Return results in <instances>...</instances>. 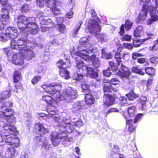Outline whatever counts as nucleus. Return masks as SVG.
Masks as SVG:
<instances>
[{"instance_id": "obj_27", "label": "nucleus", "mask_w": 158, "mask_h": 158, "mask_svg": "<svg viewBox=\"0 0 158 158\" xmlns=\"http://www.w3.org/2000/svg\"><path fill=\"white\" fill-rule=\"evenodd\" d=\"M95 36L97 39L98 41L101 42H106L107 41L108 39L106 35L102 33H98L95 34Z\"/></svg>"}, {"instance_id": "obj_34", "label": "nucleus", "mask_w": 158, "mask_h": 158, "mask_svg": "<svg viewBox=\"0 0 158 158\" xmlns=\"http://www.w3.org/2000/svg\"><path fill=\"white\" fill-rule=\"evenodd\" d=\"M80 72L78 71H77L76 74H75L73 78L77 82L82 81L83 80V75Z\"/></svg>"}, {"instance_id": "obj_43", "label": "nucleus", "mask_w": 158, "mask_h": 158, "mask_svg": "<svg viewBox=\"0 0 158 158\" xmlns=\"http://www.w3.org/2000/svg\"><path fill=\"white\" fill-rule=\"evenodd\" d=\"M10 38V37L5 33V34L2 33L1 35L0 41L5 42Z\"/></svg>"}, {"instance_id": "obj_6", "label": "nucleus", "mask_w": 158, "mask_h": 158, "mask_svg": "<svg viewBox=\"0 0 158 158\" xmlns=\"http://www.w3.org/2000/svg\"><path fill=\"white\" fill-rule=\"evenodd\" d=\"M77 96V89L74 88H69L66 91L63 92L62 95L58 93V94L56 96V101L58 102L65 100L69 103L76 99Z\"/></svg>"}, {"instance_id": "obj_46", "label": "nucleus", "mask_w": 158, "mask_h": 158, "mask_svg": "<svg viewBox=\"0 0 158 158\" xmlns=\"http://www.w3.org/2000/svg\"><path fill=\"white\" fill-rule=\"evenodd\" d=\"M41 79V77L40 76H35L32 79L31 82L33 85H34L39 82Z\"/></svg>"}, {"instance_id": "obj_10", "label": "nucleus", "mask_w": 158, "mask_h": 158, "mask_svg": "<svg viewBox=\"0 0 158 158\" xmlns=\"http://www.w3.org/2000/svg\"><path fill=\"white\" fill-rule=\"evenodd\" d=\"M3 50L8 59L12 58L14 64L18 65H21L23 64L24 61L23 59L19 56H18V54L17 52H13L12 50L8 48H4Z\"/></svg>"}, {"instance_id": "obj_29", "label": "nucleus", "mask_w": 158, "mask_h": 158, "mask_svg": "<svg viewBox=\"0 0 158 158\" xmlns=\"http://www.w3.org/2000/svg\"><path fill=\"white\" fill-rule=\"evenodd\" d=\"M134 120H128L127 121V124L129 126L128 131L129 132V134L135 130V128L133 126V124H135Z\"/></svg>"}, {"instance_id": "obj_61", "label": "nucleus", "mask_w": 158, "mask_h": 158, "mask_svg": "<svg viewBox=\"0 0 158 158\" xmlns=\"http://www.w3.org/2000/svg\"><path fill=\"white\" fill-rule=\"evenodd\" d=\"M82 22L81 21H79V26L77 28H76L74 31V33L73 34V36L74 37L77 34V32L80 28L81 25L82 24Z\"/></svg>"}, {"instance_id": "obj_48", "label": "nucleus", "mask_w": 158, "mask_h": 158, "mask_svg": "<svg viewBox=\"0 0 158 158\" xmlns=\"http://www.w3.org/2000/svg\"><path fill=\"white\" fill-rule=\"evenodd\" d=\"M4 103H5V105H4L5 106L3 107V110L8 109L7 107H11L13 105V103L11 101L6 102L5 100Z\"/></svg>"}, {"instance_id": "obj_18", "label": "nucleus", "mask_w": 158, "mask_h": 158, "mask_svg": "<svg viewBox=\"0 0 158 158\" xmlns=\"http://www.w3.org/2000/svg\"><path fill=\"white\" fill-rule=\"evenodd\" d=\"M89 59L88 60H86L84 59V60L86 61H88L90 60L92 63L93 66L95 68H98L100 65V59L98 57H96L95 55H92L91 56H89Z\"/></svg>"}, {"instance_id": "obj_3", "label": "nucleus", "mask_w": 158, "mask_h": 158, "mask_svg": "<svg viewBox=\"0 0 158 158\" xmlns=\"http://www.w3.org/2000/svg\"><path fill=\"white\" fill-rule=\"evenodd\" d=\"M88 39L85 37L81 38L80 40V44L77 47L78 51L77 54L86 60L89 59L86 54L89 52L95 53L98 51L97 47H94L89 42Z\"/></svg>"}, {"instance_id": "obj_56", "label": "nucleus", "mask_w": 158, "mask_h": 158, "mask_svg": "<svg viewBox=\"0 0 158 158\" xmlns=\"http://www.w3.org/2000/svg\"><path fill=\"white\" fill-rule=\"evenodd\" d=\"M72 9H70V10L66 14V17L69 18L71 19L73 17V12H72Z\"/></svg>"}, {"instance_id": "obj_49", "label": "nucleus", "mask_w": 158, "mask_h": 158, "mask_svg": "<svg viewBox=\"0 0 158 158\" xmlns=\"http://www.w3.org/2000/svg\"><path fill=\"white\" fill-rule=\"evenodd\" d=\"M110 84H111L114 85H119L120 83V81L117 79L115 78H112L110 80Z\"/></svg>"}, {"instance_id": "obj_19", "label": "nucleus", "mask_w": 158, "mask_h": 158, "mask_svg": "<svg viewBox=\"0 0 158 158\" xmlns=\"http://www.w3.org/2000/svg\"><path fill=\"white\" fill-rule=\"evenodd\" d=\"M86 70L87 72V75L92 78L97 79V81H99V79L98 78V74L92 68L88 67Z\"/></svg>"}, {"instance_id": "obj_44", "label": "nucleus", "mask_w": 158, "mask_h": 158, "mask_svg": "<svg viewBox=\"0 0 158 158\" xmlns=\"http://www.w3.org/2000/svg\"><path fill=\"white\" fill-rule=\"evenodd\" d=\"M146 73L149 75H152L155 72V69L152 67H148L145 68Z\"/></svg>"}, {"instance_id": "obj_1", "label": "nucleus", "mask_w": 158, "mask_h": 158, "mask_svg": "<svg viewBox=\"0 0 158 158\" xmlns=\"http://www.w3.org/2000/svg\"><path fill=\"white\" fill-rule=\"evenodd\" d=\"M4 110V111H0V121L4 118L7 123L3 125L1 136L3 141L11 145L8 148L6 156L8 158H13L15 156V148L18 146L19 143V139L15 136L18 134V132L15 125L9 123H12L15 122L14 110L11 109Z\"/></svg>"}, {"instance_id": "obj_5", "label": "nucleus", "mask_w": 158, "mask_h": 158, "mask_svg": "<svg viewBox=\"0 0 158 158\" xmlns=\"http://www.w3.org/2000/svg\"><path fill=\"white\" fill-rule=\"evenodd\" d=\"M47 111L49 115H53L55 113L54 110H52L51 109L48 108ZM52 118L53 120L56 122L58 123V127H60L64 132L66 131L68 133H71L74 130V125L72 123H70V120L68 119H62L58 115L53 116Z\"/></svg>"}, {"instance_id": "obj_30", "label": "nucleus", "mask_w": 158, "mask_h": 158, "mask_svg": "<svg viewBox=\"0 0 158 158\" xmlns=\"http://www.w3.org/2000/svg\"><path fill=\"white\" fill-rule=\"evenodd\" d=\"M52 98L49 95H45L43 96L40 102L41 103L44 102L46 104L50 103L52 101Z\"/></svg>"}, {"instance_id": "obj_54", "label": "nucleus", "mask_w": 158, "mask_h": 158, "mask_svg": "<svg viewBox=\"0 0 158 158\" xmlns=\"http://www.w3.org/2000/svg\"><path fill=\"white\" fill-rule=\"evenodd\" d=\"M131 37V36L130 35H125L122 38V40L123 41H130Z\"/></svg>"}, {"instance_id": "obj_57", "label": "nucleus", "mask_w": 158, "mask_h": 158, "mask_svg": "<svg viewBox=\"0 0 158 158\" xmlns=\"http://www.w3.org/2000/svg\"><path fill=\"white\" fill-rule=\"evenodd\" d=\"M143 55L142 54L139 53L135 52L133 53L132 54V58L135 60L138 57L142 56Z\"/></svg>"}, {"instance_id": "obj_8", "label": "nucleus", "mask_w": 158, "mask_h": 158, "mask_svg": "<svg viewBox=\"0 0 158 158\" xmlns=\"http://www.w3.org/2000/svg\"><path fill=\"white\" fill-rule=\"evenodd\" d=\"M114 58L116 59L118 66H120L121 70L117 73V75L120 77L128 78L131 73L128 68L124 66L122 63L121 57L120 53L116 52L114 55Z\"/></svg>"}, {"instance_id": "obj_23", "label": "nucleus", "mask_w": 158, "mask_h": 158, "mask_svg": "<svg viewBox=\"0 0 158 158\" xmlns=\"http://www.w3.org/2000/svg\"><path fill=\"white\" fill-rule=\"evenodd\" d=\"M148 38L147 39H141L140 40H133V44L134 47H138L140 46L141 45V43L142 42H144L145 41L147 40L148 39L150 38H151V36L153 35V34H147Z\"/></svg>"}, {"instance_id": "obj_38", "label": "nucleus", "mask_w": 158, "mask_h": 158, "mask_svg": "<svg viewBox=\"0 0 158 158\" xmlns=\"http://www.w3.org/2000/svg\"><path fill=\"white\" fill-rule=\"evenodd\" d=\"M0 30L4 29L5 25H7L9 23V21L0 19Z\"/></svg>"}, {"instance_id": "obj_16", "label": "nucleus", "mask_w": 158, "mask_h": 158, "mask_svg": "<svg viewBox=\"0 0 158 158\" xmlns=\"http://www.w3.org/2000/svg\"><path fill=\"white\" fill-rule=\"evenodd\" d=\"M76 55L78 56L76 58V67L78 70L77 71L80 72V73H83L84 70H86L88 66L85 65L84 62L80 59V58L83 59L84 60V58L77 55V54Z\"/></svg>"}, {"instance_id": "obj_15", "label": "nucleus", "mask_w": 158, "mask_h": 158, "mask_svg": "<svg viewBox=\"0 0 158 158\" xmlns=\"http://www.w3.org/2000/svg\"><path fill=\"white\" fill-rule=\"evenodd\" d=\"M148 6L147 5H144L142 7V11L140 13L138 17L136 19V22L137 23H141L146 19V17L149 10H148Z\"/></svg>"}, {"instance_id": "obj_32", "label": "nucleus", "mask_w": 158, "mask_h": 158, "mask_svg": "<svg viewBox=\"0 0 158 158\" xmlns=\"http://www.w3.org/2000/svg\"><path fill=\"white\" fill-rule=\"evenodd\" d=\"M103 89L104 94H107L106 93L111 92L112 89L110 83V82H107L104 84Z\"/></svg>"}, {"instance_id": "obj_45", "label": "nucleus", "mask_w": 158, "mask_h": 158, "mask_svg": "<svg viewBox=\"0 0 158 158\" xmlns=\"http://www.w3.org/2000/svg\"><path fill=\"white\" fill-rule=\"evenodd\" d=\"M127 97L129 100H133L138 97V95L135 94L134 92H131L127 94Z\"/></svg>"}, {"instance_id": "obj_25", "label": "nucleus", "mask_w": 158, "mask_h": 158, "mask_svg": "<svg viewBox=\"0 0 158 158\" xmlns=\"http://www.w3.org/2000/svg\"><path fill=\"white\" fill-rule=\"evenodd\" d=\"M40 24L42 26H47L50 25L51 26L54 25V23L51 19H46L45 18H42L39 20Z\"/></svg>"}, {"instance_id": "obj_14", "label": "nucleus", "mask_w": 158, "mask_h": 158, "mask_svg": "<svg viewBox=\"0 0 158 158\" xmlns=\"http://www.w3.org/2000/svg\"><path fill=\"white\" fill-rule=\"evenodd\" d=\"M11 8V6L10 3H7L5 7H2L1 11L0 19L9 21V13Z\"/></svg>"}, {"instance_id": "obj_31", "label": "nucleus", "mask_w": 158, "mask_h": 158, "mask_svg": "<svg viewBox=\"0 0 158 158\" xmlns=\"http://www.w3.org/2000/svg\"><path fill=\"white\" fill-rule=\"evenodd\" d=\"M102 58L106 59H110L112 57V55L111 52L107 53L106 52V50L103 48L102 50Z\"/></svg>"}, {"instance_id": "obj_13", "label": "nucleus", "mask_w": 158, "mask_h": 158, "mask_svg": "<svg viewBox=\"0 0 158 158\" xmlns=\"http://www.w3.org/2000/svg\"><path fill=\"white\" fill-rule=\"evenodd\" d=\"M36 2L40 7H43L44 4L46 3L53 11H60V9L55 6V1L54 0H36Z\"/></svg>"}, {"instance_id": "obj_17", "label": "nucleus", "mask_w": 158, "mask_h": 158, "mask_svg": "<svg viewBox=\"0 0 158 158\" xmlns=\"http://www.w3.org/2000/svg\"><path fill=\"white\" fill-rule=\"evenodd\" d=\"M114 101V98L109 94H104L103 96V102L104 104L109 106L112 105Z\"/></svg>"}, {"instance_id": "obj_12", "label": "nucleus", "mask_w": 158, "mask_h": 158, "mask_svg": "<svg viewBox=\"0 0 158 158\" xmlns=\"http://www.w3.org/2000/svg\"><path fill=\"white\" fill-rule=\"evenodd\" d=\"M89 32L91 34H95L97 32L100 31L101 28L98 23L94 20L91 19L88 22L87 28Z\"/></svg>"}, {"instance_id": "obj_2", "label": "nucleus", "mask_w": 158, "mask_h": 158, "mask_svg": "<svg viewBox=\"0 0 158 158\" xmlns=\"http://www.w3.org/2000/svg\"><path fill=\"white\" fill-rule=\"evenodd\" d=\"M35 18L33 17H26L20 15L18 18L17 25L21 30L19 33L16 28L14 27H8L6 30V33L10 38L15 39L19 35L23 37H27L28 33H25L28 31L32 35L36 34L39 31V27L35 22Z\"/></svg>"}, {"instance_id": "obj_59", "label": "nucleus", "mask_w": 158, "mask_h": 158, "mask_svg": "<svg viewBox=\"0 0 158 158\" xmlns=\"http://www.w3.org/2000/svg\"><path fill=\"white\" fill-rule=\"evenodd\" d=\"M143 114H139L135 118V120L134 121V123H135L140 120L142 118Z\"/></svg>"}, {"instance_id": "obj_21", "label": "nucleus", "mask_w": 158, "mask_h": 158, "mask_svg": "<svg viewBox=\"0 0 158 158\" xmlns=\"http://www.w3.org/2000/svg\"><path fill=\"white\" fill-rule=\"evenodd\" d=\"M25 37H23V38H20L17 41V44L19 46V50L20 49L21 47H23L24 46L27 47H29V44L27 43V41Z\"/></svg>"}, {"instance_id": "obj_20", "label": "nucleus", "mask_w": 158, "mask_h": 158, "mask_svg": "<svg viewBox=\"0 0 158 158\" xmlns=\"http://www.w3.org/2000/svg\"><path fill=\"white\" fill-rule=\"evenodd\" d=\"M88 92L85 94V102L84 105L87 106V105H91L94 103V99L93 96Z\"/></svg>"}, {"instance_id": "obj_42", "label": "nucleus", "mask_w": 158, "mask_h": 158, "mask_svg": "<svg viewBox=\"0 0 158 158\" xmlns=\"http://www.w3.org/2000/svg\"><path fill=\"white\" fill-rule=\"evenodd\" d=\"M140 0V2L139 3L141 5H142L143 6L144 5H147V6H148L149 7L148 8V10H149V9H150V6H150L149 5H148L147 4H146V3H148L150 2V0ZM155 2L156 4V0H155ZM156 10H158V7H156Z\"/></svg>"}, {"instance_id": "obj_64", "label": "nucleus", "mask_w": 158, "mask_h": 158, "mask_svg": "<svg viewBox=\"0 0 158 158\" xmlns=\"http://www.w3.org/2000/svg\"><path fill=\"white\" fill-rule=\"evenodd\" d=\"M5 101L4 98H2L1 97L0 98V108L1 109H3V107L5 106L4 105L5 103L4 102Z\"/></svg>"}, {"instance_id": "obj_36", "label": "nucleus", "mask_w": 158, "mask_h": 158, "mask_svg": "<svg viewBox=\"0 0 158 158\" xmlns=\"http://www.w3.org/2000/svg\"><path fill=\"white\" fill-rule=\"evenodd\" d=\"M10 48L12 49H13L16 50L19 48L18 45L17 44V42L15 39L11 40L10 42Z\"/></svg>"}, {"instance_id": "obj_53", "label": "nucleus", "mask_w": 158, "mask_h": 158, "mask_svg": "<svg viewBox=\"0 0 158 158\" xmlns=\"http://www.w3.org/2000/svg\"><path fill=\"white\" fill-rule=\"evenodd\" d=\"M40 26L41 30L43 32H45L46 31L48 30L50 28H51L50 27H52L51 26V25H49V26L41 25Z\"/></svg>"}, {"instance_id": "obj_55", "label": "nucleus", "mask_w": 158, "mask_h": 158, "mask_svg": "<svg viewBox=\"0 0 158 158\" xmlns=\"http://www.w3.org/2000/svg\"><path fill=\"white\" fill-rule=\"evenodd\" d=\"M103 73L105 76L107 77H109L110 76V74L111 73L110 71V69L108 68V69L106 70H103Z\"/></svg>"}, {"instance_id": "obj_22", "label": "nucleus", "mask_w": 158, "mask_h": 158, "mask_svg": "<svg viewBox=\"0 0 158 158\" xmlns=\"http://www.w3.org/2000/svg\"><path fill=\"white\" fill-rule=\"evenodd\" d=\"M149 12L151 17L153 19L154 22L158 21V15L155 14L156 11H158L154 6H150V9H149Z\"/></svg>"}, {"instance_id": "obj_37", "label": "nucleus", "mask_w": 158, "mask_h": 158, "mask_svg": "<svg viewBox=\"0 0 158 158\" xmlns=\"http://www.w3.org/2000/svg\"><path fill=\"white\" fill-rule=\"evenodd\" d=\"M135 108L134 106L129 107L128 109V115L130 116H134L135 113Z\"/></svg>"}, {"instance_id": "obj_7", "label": "nucleus", "mask_w": 158, "mask_h": 158, "mask_svg": "<svg viewBox=\"0 0 158 158\" xmlns=\"http://www.w3.org/2000/svg\"><path fill=\"white\" fill-rule=\"evenodd\" d=\"M60 139H62L63 141H71L73 140L72 138L68 137L65 132L62 131H60L58 133L54 132L50 135V140L52 145L54 146L58 145Z\"/></svg>"}, {"instance_id": "obj_35", "label": "nucleus", "mask_w": 158, "mask_h": 158, "mask_svg": "<svg viewBox=\"0 0 158 158\" xmlns=\"http://www.w3.org/2000/svg\"><path fill=\"white\" fill-rule=\"evenodd\" d=\"M20 10L23 13H25L29 11L30 7L28 4H25L21 6Z\"/></svg>"}, {"instance_id": "obj_58", "label": "nucleus", "mask_w": 158, "mask_h": 158, "mask_svg": "<svg viewBox=\"0 0 158 158\" xmlns=\"http://www.w3.org/2000/svg\"><path fill=\"white\" fill-rule=\"evenodd\" d=\"M150 62L153 64H156L158 62V57H151L150 59Z\"/></svg>"}, {"instance_id": "obj_41", "label": "nucleus", "mask_w": 158, "mask_h": 158, "mask_svg": "<svg viewBox=\"0 0 158 158\" xmlns=\"http://www.w3.org/2000/svg\"><path fill=\"white\" fill-rule=\"evenodd\" d=\"M10 91L8 90L3 92L2 94V96L1 97L2 98H4V100H5L6 99L8 98L11 95Z\"/></svg>"}, {"instance_id": "obj_51", "label": "nucleus", "mask_w": 158, "mask_h": 158, "mask_svg": "<svg viewBox=\"0 0 158 158\" xmlns=\"http://www.w3.org/2000/svg\"><path fill=\"white\" fill-rule=\"evenodd\" d=\"M132 25V23L129 20H127L125 25V28L127 30H129Z\"/></svg>"}, {"instance_id": "obj_4", "label": "nucleus", "mask_w": 158, "mask_h": 158, "mask_svg": "<svg viewBox=\"0 0 158 158\" xmlns=\"http://www.w3.org/2000/svg\"><path fill=\"white\" fill-rule=\"evenodd\" d=\"M34 129L35 132L41 136L35 138L34 139V141L39 145H42V148L44 147L46 149H48L50 146L49 144L48 140L45 137L42 136L48 132V130L45 128L43 125L39 123L35 124Z\"/></svg>"}, {"instance_id": "obj_24", "label": "nucleus", "mask_w": 158, "mask_h": 158, "mask_svg": "<svg viewBox=\"0 0 158 158\" xmlns=\"http://www.w3.org/2000/svg\"><path fill=\"white\" fill-rule=\"evenodd\" d=\"M85 103L84 102H80L77 101L73 104V108L75 109L76 110H78L81 109H85L87 107V106L84 105Z\"/></svg>"}, {"instance_id": "obj_62", "label": "nucleus", "mask_w": 158, "mask_h": 158, "mask_svg": "<svg viewBox=\"0 0 158 158\" xmlns=\"http://www.w3.org/2000/svg\"><path fill=\"white\" fill-rule=\"evenodd\" d=\"M109 68L110 69V70H111L114 72L116 73L117 75V73L119 72V70H121L120 69L118 70V68L115 66H113L112 67H109Z\"/></svg>"}, {"instance_id": "obj_60", "label": "nucleus", "mask_w": 158, "mask_h": 158, "mask_svg": "<svg viewBox=\"0 0 158 158\" xmlns=\"http://www.w3.org/2000/svg\"><path fill=\"white\" fill-rule=\"evenodd\" d=\"M72 124L75 126L77 127H80L83 125V123L81 120H79L75 123H72Z\"/></svg>"}, {"instance_id": "obj_63", "label": "nucleus", "mask_w": 158, "mask_h": 158, "mask_svg": "<svg viewBox=\"0 0 158 158\" xmlns=\"http://www.w3.org/2000/svg\"><path fill=\"white\" fill-rule=\"evenodd\" d=\"M118 109L114 108H112L109 109L106 112V114L107 115L111 112H118Z\"/></svg>"}, {"instance_id": "obj_47", "label": "nucleus", "mask_w": 158, "mask_h": 158, "mask_svg": "<svg viewBox=\"0 0 158 158\" xmlns=\"http://www.w3.org/2000/svg\"><path fill=\"white\" fill-rule=\"evenodd\" d=\"M58 28L60 33H63L64 32L66 28L65 26L62 24H59Z\"/></svg>"}, {"instance_id": "obj_28", "label": "nucleus", "mask_w": 158, "mask_h": 158, "mask_svg": "<svg viewBox=\"0 0 158 158\" xmlns=\"http://www.w3.org/2000/svg\"><path fill=\"white\" fill-rule=\"evenodd\" d=\"M81 88L82 89V91L85 93L89 92V86L87 82L81 81Z\"/></svg>"}, {"instance_id": "obj_52", "label": "nucleus", "mask_w": 158, "mask_h": 158, "mask_svg": "<svg viewBox=\"0 0 158 158\" xmlns=\"http://www.w3.org/2000/svg\"><path fill=\"white\" fill-rule=\"evenodd\" d=\"M65 64V63L62 60H59L56 63L57 66L60 68V69L64 68L63 66Z\"/></svg>"}, {"instance_id": "obj_50", "label": "nucleus", "mask_w": 158, "mask_h": 158, "mask_svg": "<svg viewBox=\"0 0 158 158\" xmlns=\"http://www.w3.org/2000/svg\"><path fill=\"white\" fill-rule=\"evenodd\" d=\"M147 101V98L145 96H142L140 98V101L142 104V108H144V106L146 103Z\"/></svg>"}, {"instance_id": "obj_9", "label": "nucleus", "mask_w": 158, "mask_h": 158, "mask_svg": "<svg viewBox=\"0 0 158 158\" xmlns=\"http://www.w3.org/2000/svg\"><path fill=\"white\" fill-rule=\"evenodd\" d=\"M41 87L44 89V91L48 94H52V91L50 90L51 89L53 92V96L56 101V97L58 94H60L59 92L60 91L61 88V84L59 83H52L50 85H46L44 84L41 86Z\"/></svg>"}, {"instance_id": "obj_39", "label": "nucleus", "mask_w": 158, "mask_h": 158, "mask_svg": "<svg viewBox=\"0 0 158 158\" xmlns=\"http://www.w3.org/2000/svg\"><path fill=\"white\" fill-rule=\"evenodd\" d=\"M14 82H17L21 78L20 73L17 71H15L14 76Z\"/></svg>"}, {"instance_id": "obj_11", "label": "nucleus", "mask_w": 158, "mask_h": 158, "mask_svg": "<svg viewBox=\"0 0 158 158\" xmlns=\"http://www.w3.org/2000/svg\"><path fill=\"white\" fill-rule=\"evenodd\" d=\"M19 52L20 56L27 60H31L35 56L34 52L31 49L25 46L21 47Z\"/></svg>"}, {"instance_id": "obj_33", "label": "nucleus", "mask_w": 158, "mask_h": 158, "mask_svg": "<svg viewBox=\"0 0 158 158\" xmlns=\"http://www.w3.org/2000/svg\"><path fill=\"white\" fill-rule=\"evenodd\" d=\"M143 28V27L141 26L137 27L134 31V36L136 37H139L141 35Z\"/></svg>"}, {"instance_id": "obj_40", "label": "nucleus", "mask_w": 158, "mask_h": 158, "mask_svg": "<svg viewBox=\"0 0 158 158\" xmlns=\"http://www.w3.org/2000/svg\"><path fill=\"white\" fill-rule=\"evenodd\" d=\"M132 71L133 72L136 73L141 75H143L144 74V72L141 69H139L137 67H133L131 69Z\"/></svg>"}, {"instance_id": "obj_26", "label": "nucleus", "mask_w": 158, "mask_h": 158, "mask_svg": "<svg viewBox=\"0 0 158 158\" xmlns=\"http://www.w3.org/2000/svg\"><path fill=\"white\" fill-rule=\"evenodd\" d=\"M59 73L61 77H64V79H68L70 77L69 73L66 70L65 68L61 69L59 71Z\"/></svg>"}]
</instances>
